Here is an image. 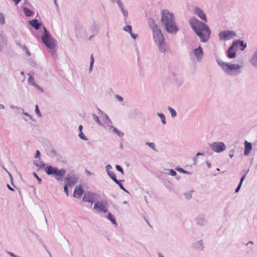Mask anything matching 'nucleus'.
<instances>
[{
    "instance_id": "obj_1",
    "label": "nucleus",
    "mask_w": 257,
    "mask_h": 257,
    "mask_svg": "<svg viewBox=\"0 0 257 257\" xmlns=\"http://www.w3.org/2000/svg\"><path fill=\"white\" fill-rule=\"evenodd\" d=\"M189 24L202 42L205 43L209 39L211 31L207 25L194 17L190 19Z\"/></svg>"
},
{
    "instance_id": "obj_2",
    "label": "nucleus",
    "mask_w": 257,
    "mask_h": 257,
    "mask_svg": "<svg viewBox=\"0 0 257 257\" xmlns=\"http://www.w3.org/2000/svg\"><path fill=\"white\" fill-rule=\"evenodd\" d=\"M161 23L164 30L169 34H176L179 30L177 26L175 16L168 10H163L161 12Z\"/></svg>"
},
{
    "instance_id": "obj_3",
    "label": "nucleus",
    "mask_w": 257,
    "mask_h": 257,
    "mask_svg": "<svg viewBox=\"0 0 257 257\" xmlns=\"http://www.w3.org/2000/svg\"><path fill=\"white\" fill-rule=\"evenodd\" d=\"M219 65L225 72L230 75H236L241 73V66L238 64H229L224 62L221 60H217Z\"/></svg>"
},
{
    "instance_id": "obj_4",
    "label": "nucleus",
    "mask_w": 257,
    "mask_h": 257,
    "mask_svg": "<svg viewBox=\"0 0 257 257\" xmlns=\"http://www.w3.org/2000/svg\"><path fill=\"white\" fill-rule=\"evenodd\" d=\"M45 172L47 175L53 177L57 181H61L66 173V170L65 169H59L57 167L49 165L45 168Z\"/></svg>"
},
{
    "instance_id": "obj_5",
    "label": "nucleus",
    "mask_w": 257,
    "mask_h": 257,
    "mask_svg": "<svg viewBox=\"0 0 257 257\" xmlns=\"http://www.w3.org/2000/svg\"><path fill=\"white\" fill-rule=\"evenodd\" d=\"M41 39L45 45L51 50L54 49L57 45L56 41L51 36L50 33L45 27H44V33Z\"/></svg>"
},
{
    "instance_id": "obj_6",
    "label": "nucleus",
    "mask_w": 257,
    "mask_h": 257,
    "mask_svg": "<svg viewBox=\"0 0 257 257\" xmlns=\"http://www.w3.org/2000/svg\"><path fill=\"white\" fill-rule=\"evenodd\" d=\"M75 34L77 38L86 39L88 38L89 34L87 29L80 24H77L75 26Z\"/></svg>"
},
{
    "instance_id": "obj_7",
    "label": "nucleus",
    "mask_w": 257,
    "mask_h": 257,
    "mask_svg": "<svg viewBox=\"0 0 257 257\" xmlns=\"http://www.w3.org/2000/svg\"><path fill=\"white\" fill-rule=\"evenodd\" d=\"M210 147L212 151L221 153L225 150L226 146L224 143L221 142H216L209 144Z\"/></svg>"
},
{
    "instance_id": "obj_8",
    "label": "nucleus",
    "mask_w": 257,
    "mask_h": 257,
    "mask_svg": "<svg viewBox=\"0 0 257 257\" xmlns=\"http://www.w3.org/2000/svg\"><path fill=\"white\" fill-rule=\"evenodd\" d=\"M235 36L236 33L234 31L230 30L221 31L219 34V37L220 40H229Z\"/></svg>"
},
{
    "instance_id": "obj_9",
    "label": "nucleus",
    "mask_w": 257,
    "mask_h": 257,
    "mask_svg": "<svg viewBox=\"0 0 257 257\" xmlns=\"http://www.w3.org/2000/svg\"><path fill=\"white\" fill-rule=\"evenodd\" d=\"M78 181V177L74 174H68L65 178V182L69 187L73 186Z\"/></svg>"
},
{
    "instance_id": "obj_10",
    "label": "nucleus",
    "mask_w": 257,
    "mask_h": 257,
    "mask_svg": "<svg viewBox=\"0 0 257 257\" xmlns=\"http://www.w3.org/2000/svg\"><path fill=\"white\" fill-rule=\"evenodd\" d=\"M153 35L155 44L165 41L164 35L160 29L153 32Z\"/></svg>"
},
{
    "instance_id": "obj_11",
    "label": "nucleus",
    "mask_w": 257,
    "mask_h": 257,
    "mask_svg": "<svg viewBox=\"0 0 257 257\" xmlns=\"http://www.w3.org/2000/svg\"><path fill=\"white\" fill-rule=\"evenodd\" d=\"M193 54L196 57V60L199 62L203 57V51L202 47L199 46L198 48H195L193 51Z\"/></svg>"
},
{
    "instance_id": "obj_12",
    "label": "nucleus",
    "mask_w": 257,
    "mask_h": 257,
    "mask_svg": "<svg viewBox=\"0 0 257 257\" xmlns=\"http://www.w3.org/2000/svg\"><path fill=\"white\" fill-rule=\"evenodd\" d=\"M156 45L160 53H164L168 52L169 50V47L165 41L157 43Z\"/></svg>"
},
{
    "instance_id": "obj_13",
    "label": "nucleus",
    "mask_w": 257,
    "mask_h": 257,
    "mask_svg": "<svg viewBox=\"0 0 257 257\" xmlns=\"http://www.w3.org/2000/svg\"><path fill=\"white\" fill-rule=\"evenodd\" d=\"M194 13L202 20L205 22L207 21V18L205 14L200 8L198 7L194 8Z\"/></svg>"
},
{
    "instance_id": "obj_14",
    "label": "nucleus",
    "mask_w": 257,
    "mask_h": 257,
    "mask_svg": "<svg viewBox=\"0 0 257 257\" xmlns=\"http://www.w3.org/2000/svg\"><path fill=\"white\" fill-rule=\"evenodd\" d=\"M108 207V202L105 200H101L94 203L93 209H106Z\"/></svg>"
},
{
    "instance_id": "obj_15",
    "label": "nucleus",
    "mask_w": 257,
    "mask_h": 257,
    "mask_svg": "<svg viewBox=\"0 0 257 257\" xmlns=\"http://www.w3.org/2000/svg\"><path fill=\"white\" fill-rule=\"evenodd\" d=\"M235 45L236 43H232L227 51V56L230 59L234 58L236 56V52L234 50Z\"/></svg>"
},
{
    "instance_id": "obj_16",
    "label": "nucleus",
    "mask_w": 257,
    "mask_h": 257,
    "mask_svg": "<svg viewBox=\"0 0 257 257\" xmlns=\"http://www.w3.org/2000/svg\"><path fill=\"white\" fill-rule=\"evenodd\" d=\"M244 150L243 152V154L244 156H247L252 149V145L251 143L247 141L246 140L244 141Z\"/></svg>"
},
{
    "instance_id": "obj_17",
    "label": "nucleus",
    "mask_w": 257,
    "mask_h": 257,
    "mask_svg": "<svg viewBox=\"0 0 257 257\" xmlns=\"http://www.w3.org/2000/svg\"><path fill=\"white\" fill-rule=\"evenodd\" d=\"M87 31L89 34V39H91V38L96 35L98 33L97 29L95 25H92L90 29H87Z\"/></svg>"
},
{
    "instance_id": "obj_18",
    "label": "nucleus",
    "mask_w": 257,
    "mask_h": 257,
    "mask_svg": "<svg viewBox=\"0 0 257 257\" xmlns=\"http://www.w3.org/2000/svg\"><path fill=\"white\" fill-rule=\"evenodd\" d=\"M84 193V190L80 186H76L74 189L73 196L75 197H80Z\"/></svg>"
},
{
    "instance_id": "obj_19",
    "label": "nucleus",
    "mask_w": 257,
    "mask_h": 257,
    "mask_svg": "<svg viewBox=\"0 0 257 257\" xmlns=\"http://www.w3.org/2000/svg\"><path fill=\"white\" fill-rule=\"evenodd\" d=\"M94 196L93 193H88L84 194L82 199L83 201L90 202L92 204L94 202Z\"/></svg>"
},
{
    "instance_id": "obj_20",
    "label": "nucleus",
    "mask_w": 257,
    "mask_h": 257,
    "mask_svg": "<svg viewBox=\"0 0 257 257\" xmlns=\"http://www.w3.org/2000/svg\"><path fill=\"white\" fill-rule=\"evenodd\" d=\"M148 23L149 27L151 29L152 32L160 29L153 19L149 18L148 19Z\"/></svg>"
},
{
    "instance_id": "obj_21",
    "label": "nucleus",
    "mask_w": 257,
    "mask_h": 257,
    "mask_svg": "<svg viewBox=\"0 0 257 257\" xmlns=\"http://www.w3.org/2000/svg\"><path fill=\"white\" fill-rule=\"evenodd\" d=\"M249 62L253 66L257 68V48L253 52L249 60Z\"/></svg>"
},
{
    "instance_id": "obj_22",
    "label": "nucleus",
    "mask_w": 257,
    "mask_h": 257,
    "mask_svg": "<svg viewBox=\"0 0 257 257\" xmlns=\"http://www.w3.org/2000/svg\"><path fill=\"white\" fill-rule=\"evenodd\" d=\"M116 4H117L119 9L120 10L121 13H122L124 17V20H126L128 16V12L127 11L124 9L122 2H121V1H118V2H117Z\"/></svg>"
},
{
    "instance_id": "obj_23",
    "label": "nucleus",
    "mask_w": 257,
    "mask_h": 257,
    "mask_svg": "<svg viewBox=\"0 0 257 257\" xmlns=\"http://www.w3.org/2000/svg\"><path fill=\"white\" fill-rule=\"evenodd\" d=\"M29 23L32 27L37 30H39L41 26V23L39 22L38 20L35 19L30 21Z\"/></svg>"
},
{
    "instance_id": "obj_24",
    "label": "nucleus",
    "mask_w": 257,
    "mask_h": 257,
    "mask_svg": "<svg viewBox=\"0 0 257 257\" xmlns=\"http://www.w3.org/2000/svg\"><path fill=\"white\" fill-rule=\"evenodd\" d=\"M108 131L109 132H113L115 133H116L119 137H122L123 136L124 134L120 131H119L118 130H117L116 128L113 127L111 124H109L108 125Z\"/></svg>"
},
{
    "instance_id": "obj_25",
    "label": "nucleus",
    "mask_w": 257,
    "mask_h": 257,
    "mask_svg": "<svg viewBox=\"0 0 257 257\" xmlns=\"http://www.w3.org/2000/svg\"><path fill=\"white\" fill-rule=\"evenodd\" d=\"M233 43H236L235 47H237L238 45H240L242 48H240L241 50H243L244 48H245L247 46L246 43H244L243 41L241 40H237L233 42Z\"/></svg>"
},
{
    "instance_id": "obj_26",
    "label": "nucleus",
    "mask_w": 257,
    "mask_h": 257,
    "mask_svg": "<svg viewBox=\"0 0 257 257\" xmlns=\"http://www.w3.org/2000/svg\"><path fill=\"white\" fill-rule=\"evenodd\" d=\"M23 11L25 15L28 17L32 16L34 14L33 11H31V10L29 9L26 7H23Z\"/></svg>"
},
{
    "instance_id": "obj_27",
    "label": "nucleus",
    "mask_w": 257,
    "mask_h": 257,
    "mask_svg": "<svg viewBox=\"0 0 257 257\" xmlns=\"http://www.w3.org/2000/svg\"><path fill=\"white\" fill-rule=\"evenodd\" d=\"M109 177L114 181L115 183L118 182V180L116 179L115 174L114 172H111L110 171H108V173H107Z\"/></svg>"
},
{
    "instance_id": "obj_28",
    "label": "nucleus",
    "mask_w": 257,
    "mask_h": 257,
    "mask_svg": "<svg viewBox=\"0 0 257 257\" xmlns=\"http://www.w3.org/2000/svg\"><path fill=\"white\" fill-rule=\"evenodd\" d=\"M172 75L174 77V78L176 80L177 83L179 84H181L182 82V78L180 76H178L177 74L175 73H172Z\"/></svg>"
},
{
    "instance_id": "obj_29",
    "label": "nucleus",
    "mask_w": 257,
    "mask_h": 257,
    "mask_svg": "<svg viewBox=\"0 0 257 257\" xmlns=\"http://www.w3.org/2000/svg\"><path fill=\"white\" fill-rule=\"evenodd\" d=\"M168 110L170 112L172 117L174 118L177 116V112L174 108L171 106H168Z\"/></svg>"
},
{
    "instance_id": "obj_30",
    "label": "nucleus",
    "mask_w": 257,
    "mask_h": 257,
    "mask_svg": "<svg viewBox=\"0 0 257 257\" xmlns=\"http://www.w3.org/2000/svg\"><path fill=\"white\" fill-rule=\"evenodd\" d=\"M107 218L108 219H109V220H110L113 224L116 225V222L115 219V218H114V216L112 214H111L110 213H108L107 216Z\"/></svg>"
},
{
    "instance_id": "obj_31",
    "label": "nucleus",
    "mask_w": 257,
    "mask_h": 257,
    "mask_svg": "<svg viewBox=\"0 0 257 257\" xmlns=\"http://www.w3.org/2000/svg\"><path fill=\"white\" fill-rule=\"evenodd\" d=\"M157 115L161 118V122H162V123L163 124H166V121L165 115L163 113H160V112L157 113Z\"/></svg>"
},
{
    "instance_id": "obj_32",
    "label": "nucleus",
    "mask_w": 257,
    "mask_h": 257,
    "mask_svg": "<svg viewBox=\"0 0 257 257\" xmlns=\"http://www.w3.org/2000/svg\"><path fill=\"white\" fill-rule=\"evenodd\" d=\"M165 170L166 171L165 174H170L172 176H175L177 175L176 172L173 169H166Z\"/></svg>"
},
{
    "instance_id": "obj_33",
    "label": "nucleus",
    "mask_w": 257,
    "mask_h": 257,
    "mask_svg": "<svg viewBox=\"0 0 257 257\" xmlns=\"http://www.w3.org/2000/svg\"><path fill=\"white\" fill-rule=\"evenodd\" d=\"M194 192L193 190H191L189 192H187L184 193V195L186 199H190L192 196V193Z\"/></svg>"
},
{
    "instance_id": "obj_34",
    "label": "nucleus",
    "mask_w": 257,
    "mask_h": 257,
    "mask_svg": "<svg viewBox=\"0 0 257 257\" xmlns=\"http://www.w3.org/2000/svg\"><path fill=\"white\" fill-rule=\"evenodd\" d=\"M121 182H124V180H118V182L115 183L119 186V188L121 190H122L123 191H124L127 193H128V192L125 189V188H124V187L123 186V185L121 183Z\"/></svg>"
},
{
    "instance_id": "obj_35",
    "label": "nucleus",
    "mask_w": 257,
    "mask_h": 257,
    "mask_svg": "<svg viewBox=\"0 0 257 257\" xmlns=\"http://www.w3.org/2000/svg\"><path fill=\"white\" fill-rule=\"evenodd\" d=\"M124 31L128 32L130 34L132 32V28L130 25H126L123 28Z\"/></svg>"
},
{
    "instance_id": "obj_36",
    "label": "nucleus",
    "mask_w": 257,
    "mask_h": 257,
    "mask_svg": "<svg viewBox=\"0 0 257 257\" xmlns=\"http://www.w3.org/2000/svg\"><path fill=\"white\" fill-rule=\"evenodd\" d=\"M94 59L92 55L90 56V66H89V71H91L92 70L93 65L94 64Z\"/></svg>"
},
{
    "instance_id": "obj_37",
    "label": "nucleus",
    "mask_w": 257,
    "mask_h": 257,
    "mask_svg": "<svg viewBox=\"0 0 257 257\" xmlns=\"http://www.w3.org/2000/svg\"><path fill=\"white\" fill-rule=\"evenodd\" d=\"M93 118L95 120V121L98 123L99 125H102V124L101 123L100 121L99 120V119L98 117L95 114H92Z\"/></svg>"
},
{
    "instance_id": "obj_38",
    "label": "nucleus",
    "mask_w": 257,
    "mask_h": 257,
    "mask_svg": "<svg viewBox=\"0 0 257 257\" xmlns=\"http://www.w3.org/2000/svg\"><path fill=\"white\" fill-rule=\"evenodd\" d=\"M176 170L180 173H182L186 174H190V172L185 170L182 168L178 167L177 168H176Z\"/></svg>"
},
{
    "instance_id": "obj_39",
    "label": "nucleus",
    "mask_w": 257,
    "mask_h": 257,
    "mask_svg": "<svg viewBox=\"0 0 257 257\" xmlns=\"http://www.w3.org/2000/svg\"><path fill=\"white\" fill-rule=\"evenodd\" d=\"M5 23V18L4 15L0 13V25H4Z\"/></svg>"
},
{
    "instance_id": "obj_40",
    "label": "nucleus",
    "mask_w": 257,
    "mask_h": 257,
    "mask_svg": "<svg viewBox=\"0 0 257 257\" xmlns=\"http://www.w3.org/2000/svg\"><path fill=\"white\" fill-rule=\"evenodd\" d=\"M32 85L34 86L35 87L37 88L38 89L40 90L41 92H43L44 91L43 88L40 86L35 82H33V83H32Z\"/></svg>"
},
{
    "instance_id": "obj_41",
    "label": "nucleus",
    "mask_w": 257,
    "mask_h": 257,
    "mask_svg": "<svg viewBox=\"0 0 257 257\" xmlns=\"http://www.w3.org/2000/svg\"><path fill=\"white\" fill-rule=\"evenodd\" d=\"M146 145L150 147L151 148H152L153 150L156 151L155 150V145L154 143H150V142H147L146 143Z\"/></svg>"
},
{
    "instance_id": "obj_42",
    "label": "nucleus",
    "mask_w": 257,
    "mask_h": 257,
    "mask_svg": "<svg viewBox=\"0 0 257 257\" xmlns=\"http://www.w3.org/2000/svg\"><path fill=\"white\" fill-rule=\"evenodd\" d=\"M35 112L37 114V115L39 116V117H41L42 116V114H41V113L39 110V107L38 106V105H36V106H35Z\"/></svg>"
},
{
    "instance_id": "obj_43",
    "label": "nucleus",
    "mask_w": 257,
    "mask_h": 257,
    "mask_svg": "<svg viewBox=\"0 0 257 257\" xmlns=\"http://www.w3.org/2000/svg\"><path fill=\"white\" fill-rule=\"evenodd\" d=\"M78 136L80 139L86 141L87 140V138L86 136L83 134L82 132H80V134L78 135Z\"/></svg>"
},
{
    "instance_id": "obj_44",
    "label": "nucleus",
    "mask_w": 257,
    "mask_h": 257,
    "mask_svg": "<svg viewBox=\"0 0 257 257\" xmlns=\"http://www.w3.org/2000/svg\"><path fill=\"white\" fill-rule=\"evenodd\" d=\"M115 168H116V169L118 171L120 172L122 174H124L123 170L120 166L117 165H116Z\"/></svg>"
},
{
    "instance_id": "obj_45",
    "label": "nucleus",
    "mask_w": 257,
    "mask_h": 257,
    "mask_svg": "<svg viewBox=\"0 0 257 257\" xmlns=\"http://www.w3.org/2000/svg\"><path fill=\"white\" fill-rule=\"evenodd\" d=\"M34 164L36 167H39V168H43L45 166V164L42 163V164H39L36 163V162L35 161L34 162Z\"/></svg>"
},
{
    "instance_id": "obj_46",
    "label": "nucleus",
    "mask_w": 257,
    "mask_h": 257,
    "mask_svg": "<svg viewBox=\"0 0 257 257\" xmlns=\"http://www.w3.org/2000/svg\"><path fill=\"white\" fill-rule=\"evenodd\" d=\"M68 187H69V185H67V184L65 183V184L64 186V191L66 193L67 196H68V195H69Z\"/></svg>"
},
{
    "instance_id": "obj_47",
    "label": "nucleus",
    "mask_w": 257,
    "mask_h": 257,
    "mask_svg": "<svg viewBox=\"0 0 257 257\" xmlns=\"http://www.w3.org/2000/svg\"><path fill=\"white\" fill-rule=\"evenodd\" d=\"M33 176L37 179L39 184H40L42 182V179L39 177L36 173H33Z\"/></svg>"
},
{
    "instance_id": "obj_48",
    "label": "nucleus",
    "mask_w": 257,
    "mask_h": 257,
    "mask_svg": "<svg viewBox=\"0 0 257 257\" xmlns=\"http://www.w3.org/2000/svg\"><path fill=\"white\" fill-rule=\"evenodd\" d=\"M17 45L20 47L23 50L25 51V50H27V47L25 45H22L20 43H17Z\"/></svg>"
},
{
    "instance_id": "obj_49",
    "label": "nucleus",
    "mask_w": 257,
    "mask_h": 257,
    "mask_svg": "<svg viewBox=\"0 0 257 257\" xmlns=\"http://www.w3.org/2000/svg\"><path fill=\"white\" fill-rule=\"evenodd\" d=\"M249 170H247L244 173V174L241 177L240 182L243 183V181L245 179L246 174L248 173Z\"/></svg>"
},
{
    "instance_id": "obj_50",
    "label": "nucleus",
    "mask_w": 257,
    "mask_h": 257,
    "mask_svg": "<svg viewBox=\"0 0 257 257\" xmlns=\"http://www.w3.org/2000/svg\"><path fill=\"white\" fill-rule=\"evenodd\" d=\"M28 82L32 84V83L34 81V78L32 76H30L29 78H28Z\"/></svg>"
},
{
    "instance_id": "obj_51",
    "label": "nucleus",
    "mask_w": 257,
    "mask_h": 257,
    "mask_svg": "<svg viewBox=\"0 0 257 257\" xmlns=\"http://www.w3.org/2000/svg\"><path fill=\"white\" fill-rule=\"evenodd\" d=\"M56 155H57V152L56 151H55L54 150L50 151L49 155L55 156H56Z\"/></svg>"
},
{
    "instance_id": "obj_52",
    "label": "nucleus",
    "mask_w": 257,
    "mask_h": 257,
    "mask_svg": "<svg viewBox=\"0 0 257 257\" xmlns=\"http://www.w3.org/2000/svg\"><path fill=\"white\" fill-rule=\"evenodd\" d=\"M104 118L108 121V122L109 123H110V124H112L111 120H110V119L109 118V117H108V116L107 114H104Z\"/></svg>"
},
{
    "instance_id": "obj_53",
    "label": "nucleus",
    "mask_w": 257,
    "mask_h": 257,
    "mask_svg": "<svg viewBox=\"0 0 257 257\" xmlns=\"http://www.w3.org/2000/svg\"><path fill=\"white\" fill-rule=\"evenodd\" d=\"M115 98L119 101V102H121L123 101V98L120 95H115Z\"/></svg>"
},
{
    "instance_id": "obj_54",
    "label": "nucleus",
    "mask_w": 257,
    "mask_h": 257,
    "mask_svg": "<svg viewBox=\"0 0 257 257\" xmlns=\"http://www.w3.org/2000/svg\"><path fill=\"white\" fill-rule=\"evenodd\" d=\"M130 34L134 39H136L138 36L137 34L133 33L132 32Z\"/></svg>"
},
{
    "instance_id": "obj_55",
    "label": "nucleus",
    "mask_w": 257,
    "mask_h": 257,
    "mask_svg": "<svg viewBox=\"0 0 257 257\" xmlns=\"http://www.w3.org/2000/svg\"><path fill=\"white\" fill-rule=\"evenodd\" d=\"M40 155H41V154H40V151L39 150H37L36 151V154H35V157L36 158H39L40 159Z\"/></svg>"
},
{
    "instance_id": "obj_56",
    "label": "nucleus",
    "mask_w": 257,
    "mask_h": 257,
    "mask_svg": "<svg viewBox=\"0 0 257 257\" xmlns=\"http://www.w3.org/2000/svg\"><path fill=\"white\" fill-rule=\"evenodd\" d=\"M112 168V167L110 165L108 164L106 166V170L107 171V173H108V171H109L110 169Z\"/></svg>"
},
{
    "instance_id": "obj_57",
    "label": "nucleus",
    "mask_w": 257,
    "mask_h": 257,
    "mask_svg": "<svg viewBox=\"0 0 257 257\" xmlns=\"http://www.w3.org/2000/svg\"><path fill=\"white\" fill-rule=\"evenodd\" d=\"M199 156H204V154L203 153L198 152L196 155V157H198Z\"/></svg>"
},
{
    "instance_id": "obj_58",
    "label": "nucleus",
    "mask_w": 257,
    "mask_h": 257,
    "mask_svg": "<svg viewBox=\"0 0 257 257\" xmlns=\"http://www.w3.org/2000/svg\"><path fill=\"white\" fill-rule=\"evenodd\" d=\"M233 150H232V151H231L230 152V154H229V156L230 158H232L233 157V156H234V155L233 154Z\"/></svg>"
},
{
    "instance_id": "obj_59",
    "label": "nucleus",
    "mask_w": 257,
    "mask_h": 257,
    "mask_svg": "<svg viewBox=\"0 0 257 257\" xmlns=\"http://www.w3.org/2000/svg\"><path fill=\"white\" fill-rule=\"evenodd\" d=\"M193 160H194V164L195 165L197 163L198 161H197V157H194V158L193 159Z\"/></svg>"
},
{
    "instance_id": "obj_60",
    "label": "nucleus",
    "mask_w": 257,
    "mask_h": 257,
    "mask_svg": "<svg viewBox=\"0 0 257 257\" xmlns=\"http://www.w3.org/2000/svg\"><path fill=\"white\" fill-rule=\"evenodd\" d=\"M13 2H14L16 5H17L21 0H12Z\"/></svg>"
},
{
    "instance_id": "obj_61",
    "label": "nucleus",
    "mask_w": 257,
    "mask_h": 257,
    "mask_svg": "<svg viewBox=\"0 0 257 257\" xmlns=\"http://www.w3.org/2000/svg\"><path fill=\"white\" fill-rule=\"evenodd\" d=\"M83 126L82 125H79L78 126V130L80 132H82Z\"/></svg>"
},
{
    "instance_id": "obj_62",
    "label": "nucleus",
    "mask_w": 257,
    "mask_h": 257,
    "mask_svg": "<svg viewBox=\"0 0 257 257\" xmlns=\"http://www.w3.org/2000/svg\"><path fill=\"white\" fill-rule=\"evenodd\" d=\"M25 51H26L28 56H30L31 55V53H30L29 51L28 50V49L27 48V50H25Z\"/></svg>"
},
{
    "instance_id": "obj_63",
    "label": "nucleus",
    "mask_w": 257,
    "mask_h": 257,
    "mask_svg": "<svg viewBox=\"0 0 257 257\" xmlns=\"http://www.w3.org/2000/svg\"><path fill=\"white\" fill-rule=\"evenodd\" d=\"M31 65H32L33 66H36V62H35L32 61H31Z\"/></svg>"
},
{
    "instance_id": "obj_64",
    "label": "nucleus",
    "mask_w": 257,
    "mask_h": 257,
    "mask_svg": "<svg viewBox=\"0 0 257 257\" xmlns=\"http://www.w3.org/2000/svg\"><path fill=\"white\" fill-rule=\"evenodd\" d=\"M8 253H9L11 256H13V257H17V255H16L14 254H13V253H12V252H8Z\"/></svg>"
}]
</instances>
